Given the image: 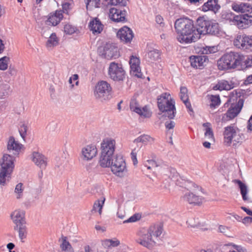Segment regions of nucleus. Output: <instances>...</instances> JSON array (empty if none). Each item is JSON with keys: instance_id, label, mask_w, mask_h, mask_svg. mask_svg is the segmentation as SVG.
Returning <instances> with one entry per match:
<instances>
[{"instance_id": "obj_1", "label": "nucleus", "mask_w": 252, "mask_h": 252, "mask_svg": "<svg viewBox=\"0 0 252 252\" xmlns=\"http://www.w3.org/2000/svg\"><path fill=\"white\" fill-rule=\"evenodd\" d=\"M22 145L16 142L13 137H11L7 144V150L12 154H4L0 160V184L4 185L6 179L10 178L14 167V156H17L21 149Z\"/></svg>"}, {"instance_id": "obj_2", "label": "nucleus", "mask_w": 252, "mask_h": 252, "mask_svg": "<svg viewBox=\"0 0 252 252\" xmlns=\"http://www.w3.org/2000/svg\"><path fill=\"white\" fill-rule=\"evenodd\" d=\"M174 28L178 34L177 39L180 43L188 44L198 40L197 26L195 27L189 19H177L174 23Z\"/></svg>"}, {"instance_id": "obj_3", "label": "nucleus", "mask_w": 252, "mask_h": 252, "mask_svg": "<svg viewBox=\"0 0 252 252\" xmlns=\"http://www.w3.org/2000/svg\"><path fill=\"white\" fill-rule=\"evenodd\" d=\"M183 194L181 196L182 201L189 204L200 205L203 202L204 197L201 187L193 182H189L185 184Z\"/></svg>"}, {"instance_id": "obj_4", "label": "nucleus", "mask_w": 252, "mask_h": 252, "mask_svg": "<svg viewBox=\"0 0 252 252\" xmlns=\"http://www.w3.org/2000/svg\"><path fill=\"white\" fill-rule=\"evenodd\" d=\"M116 149V141L112 138H106L101 143V153L99 160L102 167H107L111 158H114Z\"/></svg>"}, {"instance_id": "obj_5", "label": "nucleus", "mask_w": 252, "mask_h": 252, "mask_svg": "<svg viewBox=\"0 0 252 252\" xmlns=\"http://www.w3.org/2000/svg\"><path fill=\"white\" fill-rule=\"evenodd\" d=\"M244 58V56L239 53H226L218 61V68L221 70L235 68L241 65Z\"/></svg>"}, {"instance_id": "obj_6", "label": "nucleus", "mask_w": 252, "mask_h": 252, "mask_svg": "<svg viewBox=\"0 0 252 252\" xmlns=\"http://www.w3.org/2000/svg\"><path fill=\"white\" fill-rule=\"evenodd\" d=\"M196 26L199 34L198 39L201 34H210L215 35L219 33L218 23L204 17H200L197 19Z\"/></svg>"}, {"instance_id": "obj_7", "label": "nucleus", "mask_w": 252, "mask_h": 252, "mask_svg": "<svg viewBox=\"0 0 252 252\" xmlns=\"http://www.w3.org/2000/svg\"><path fill=\"white\" fill-rule=\"evenodd\" d=\"M11 219L15 224L14 229L17 231L21 242H24L27 235V228L25 220L24 211L15 210L11 215Z\"/></svg>"}, {"instance_id": "obj_8", "label": "nucleus", "mask_w": 252, "mask_h": 252, "mask_svg": "<svg viewBox=\"0 0 252 252\" xmlns=\"http://www.w3.org/2000/svg\"><path fill=\"white\" fill-rule=\"evenodd\" d=\"M240 91L234 90L230 94V100L237 101L236 104H232L226 114L222 118V121L225 122L234 118L240 112L244 104V100L240 98Z\"/></svg>"}, {"instance_id": "obj_9", "label": "nucleus", "mask_w": 252, "mask_h": 252, "mask_svg": "<svg viewBox=\"0 0 252 252\" xmlns=\"http://www.w3.org/2000/svg\"><path fill=\"white\" fill-rule=\"evenodd\" d=\"M94 94L95 99L101 102L108 100L112 97V88L106 81H99L95 86Z\"/></svg>"}, {"instance_id": "obj_10", "label": "nucleus", "mask_w": 252, "mask_h": 252, "mask_svg": "<svg viewBox=\"0 0 252 252\" xmlns=\"http://www.w3.org/2000/svg\"><path fill=\"white\" fill-rule=\"evenodd\" d=\"M170 94L167 93L160 95L158 98V105L160 111L164 112L163 116L173 119V103Z\"/></svg>"}, {"instance_id": "obj_11", "label": "nucleus", "mask_w": 252, "mask_h": 252, "mask_svg": "<svg viewBox=\"0 0 252 252\" xmlns=\"http://www.w3.org/2000/svg\"><path fill=\"white\" fill-rule=\"evenodd\" d=\"M108 167H111L114 174L120 177H124L127 171L125 160L120 155H116L111 158Z\"/></svg>"}, {"instance_id": "obj_12", "label": "nucleus", "mask_w": 252, "mask_h": 252, "mask_svg": "<svg viewBox=\"0 0 252 252\" xmlns=\"http://www.w3.org/2000/svg\"><path fill=\"white\" fill-rule=\"evenodd\" d=\"M224 143L229 145L233 142L234 144L241 143L244 140V135L234 126H228L223 132Z\"/></svg>"}, {"instance_id": "obj_13", "label": "nucleus", "mask_w": 252, "mask_h": 252, "mask_svg": "<svg viewBox=\"0 0 252 252\" xmlns=\"http://www.w3.org/2000/svg\"><path fill=\"white\" fill-rule=\"evenodd\" d=\"M110 77L114 81H123L126 77V72L121 63L112 62L110 63L108 69Z\"/></svg>"}, {"instance_id": "obj_14", "label": "nucleus", "mask_w": 252, "mask_h": 252, "mask_svg": "<svg viewBox=\"0 0 252 252\" xmlns=\"http://www.w3.org/2000/svg\"><path fill=\"white\" fill-rule=\"evenodd\" d=\"M99 54L104 58L108 60L119 56L118 48L114 43H107L103 47L98 49Z\"/></svg>"}, {"instance_id": "obj_15", "label": "nucleus", "mask_w": 252, "mask_h": 252, "mask_svg": "<svg viewBox=\"0 0 252 252\" xmlns=\"http://www.w3.org/2000/svg\"><path fill=\"white\" fill-rule=\"evenodd\" d=\"M232 22L239 28L246 29L252 25V16L248 14L234 16Z\"/></svg>"}, {"instance_id": "obj_16", "label": "nucleus", "mask_w": 252, "mask_h": 252, "mask_svg": "<svg viewBox=\"0 0 252 252\" xmlns=\"http://www.w3.org/2000/svg\"><path fill=\"white\" fill-rule=\"evenodd\" d=\"M130 109L131 111L136 112L145 118H149L152 115V112L147 106L141 108L138 101L135 98L131 99L130 102Z\"/></svg>"}, {"instance_id": "obj_17", "label": "nucleus", "mask_w": 252, "mask_h": 252, "mask_svg": "<svg viewBox=\"0 0 252 252\" xmlns=\"http://www.w3.org/2000/svg\"><path fill=\"white\" fill-rule=\"evenodd\" d=\"M234 44L238 48L248 49L252 47V35H238L234 40Z\"/></svg>"}, {"instance_id": "obj_18", "label": "nucleus", "mask_w": 252, "mask_h": 252, "mask_svg": "<svg viewBox=\"0 0 252 252\" xmlns=\"http://www.w3.org/2000/svg\"><path fill=\"white\" fill-rule=\"evenodd\" d=\"M126 11L125 9L111 8L109 10V17L112 20L116 22H126Z\"/></svg>"}, {"instance_id": "obj_19", "label": "nucleus", "mask_w": 252, "mask_h": 252, "mask_svg": "<svg viewBox=\"0 0 252 252\" xmlns=\"http://www.w3.org/2000/svg\"><path fill=\"white\" fill-rule=\"evenodd\" d=\"M139 238L136 240L137 243L148 248L152 247V243H156L154 239H153L148 231L146 232L141 230L139 233Z\"/></svg>"}, {"instance_id": "obj_20", "label": "nucleus", "mask_w": 252, "mask_h": 252, "mask_svg": "<svg viewBox=\"0 0 252 252\" xmlns=\"http://www.w3.org/2000/svg\"><path fill=\"white\" fill-rule=\"evenodd\" d=\"M31 158L34 164L40 169H45L47 165V158L42 154L33 152Z\"/></svg>"}, {"instance_id": "obj_21", "label": "nucleus", "mask_w": 252, "mask_h": 252, "mask_svg": "<svg viewBox=\"0 0 252 252\" xmlns=\"http://www.w3.org/2000/svg\"><path fill=\"white\" fill-rule=\"evenodd\" d=\"M117 35L120 40L125 43L130 42L133 37L132 30L127 27L121 28L117 32Z\"/></svg>"}, {"instance_id": "obj_22", "label": "nucleus", "mask_w": 252, "mask_h": 252, "mask_svg": "<svg viewBox=\"0 0 252 252\" xmlns=\"http://www.w3.org/2000/svg\"><path fill=\"white\" fill-rule=\"evenodd\" d=\"M129 63L130 66L131 74L138 78H142V73L141 72L140 67L139 66V59L137 57L132 56Z\"/></svg>"}, {"instance_id": "obj_23", "label": "nucleus", "mask_w": 252, "mask_h": 252, "mask_svg": "<svg viewBox=\"0 0 252 252\" xmlns=\"http://www.w3.org/2000/svg\"><path fill=\"white\" fill-rule=\"evenodd\" d=\"M208 61V57L206 56H195L190 57L191 66L196 68H202L204 66L205 63Z\"/></svg>"}, {"instance_id": "obj_24", "label": "nucleus", "mask_w": 252, "mask_h": 252, "mask_svg": "<svg viewBox=\"0 0 252 252\" xmlns=\"http://www.w3.org/2000/svg\"><path fill=\"white\" fill-rule=\"evenodd\" d=\"M97 149L94 145H88L83 148L82 151L84 159L86 160H90L94 157L97 154Z\"/></svg>"}, {"instance_id": "obj_25", "label": "nucleus", "mask_w": 252, "mask_h": 252, "mask_svg": "<svg viewBox=\"0 0 252 252\" xmlns=\"http://www.w3.org/2000/svg\"><path fill=\"white\" fill-rule=\"evenodd\" d=\"M237 85L236 83H235L232 80L230 81L222 80L218 82V83L214 87V89L228 91L233 89Z\"/></svg>"}, {"instance_id": "obj_26", "label": "nucleus", "mask_w": 252, "mask_h": 252, "mask_svg": "<svg viewBox=\"0 0 252 252\" xmlns=\"http://www.w3.org/2000/svg\"><path fill=\"white\" fill-rule=\"evenodd\" d=\"M220 8V6L218 4V0H208L202 5V10L203 11L211 10L216 12Z\"/></svg>"}, {"instance_id": "obj_27", "label": "nucleus", "mask_w": 252, "mask_h": 252, "mask_svg": "<svg viewBox=\"0 0 252 252\" xmlns=\"http://www.w3.org/2000/svg\"><path fill=\"white\" fill-rule=\"evenodd\" d=\"M63 18V15L60 11H56L55 13L51 14L46 21L45 24L48 26H55L58 25Z\"/></svg>"}, {"instance_id": "obj_28", "label": "nucleus", "mask_w": 252, "mask_h": 252, "mask_svg": "<svg viewBox=\"0 0 252 252\" xmlns=\"http://www.w3.org/2000/svg\"><path fill=\"white\" fill-rule=\"evenodd\" d=\"M231 7L235 11L241 13L250 12L252 9L250 4L243 2L233 3Z\"/></svg>"}, {"instance_id": "obj_29", "label": "nucleus", "mask_w": 252, "mask_h": 252, "mask_svg": "<svg viewBox=\"0 0 252 252\" xmlns=\"http://www.w3.org/2000/svg\"><path fill=\"white\" fill-rule=\"evenodd\" d=\"M173 119L168 118V120L165 122L164 125L166 128L165 136L166 141L171 145L173 144L172 141V132L171 131L173 129Z\"/></svg>"}, {"instance_id": "obj_30", "label": "nucleus", "mask_w": 252, "mask_h": 252, "mask_svg": "<svg viewBox=\"0 0 252 252\" xmlns=\"http://www.w3.org/2000/svg\"><path fill=\"white\" fill-rule=\"evenodd\" d=\"M89 27L90 30L94 34L100 33L103 28V25L97 18H94L90 22Z\"/></svg>"}, {"instance_id": "obj_31", "label": "nucleus", "mask_w": 252, "mask_h": 252, "mask_svg": "<svg viewBox=\"0 0 252 252\" xmlns=\"http://www.w3.org/2000/svg\"><path fill=\"white\" fill-rule=\"evenodd\" d=\"M180 97L184 103L185 104L186 107L190 111L192 112V108H191V104L189 101V95L188 94V90L185 87H181L180 88Z\"/></svg>"}, {"instance_id": "obj_32", "label": "nucleus", "mask_w": 252, "mask_h": 252, "mask_svg": "<svg viewBox=\"0 0 252 252\" xmlns=\"http://www.w3.org/2000/svg\"><path fill=\"white\" fill-rule=\"evenodd\" d=\"M147 231L152 238H153V239L155 240V239H157L162 234V228L160 226L158 225H153L150 226Z\"/></svg>"}, {"instance_id": "obj_33", "label": "nucleus", "mask_w": 252, "mask_h": 252, "mask_svg": "<svg viewBox=\"0 0 252 252\" xmlns=\"http://www.w3.org/2000/svg\"><path fill=\"white\" fill-rule=\"evenodd\" d=\"M59 40L56 33H52L46 43V46L49 50H51L59 44Z\"/></svg>"}, {"instance_id": "obj_34", "label": "nucleus", "mask_w": 252, "mask_h": 252, "mask_svg": "<svg viewBox=\"0 0 252 252\" xmlns=\"http://www.w3.org/2000/svg\"><path fill=\"white\" fill-rule=\"evenodd\" d=\"M236 182L237 183L240 189L241 194L242 195L243 200H248L249 198L247 196L248 189L247 186L240 180H236Z\"/></svg>"}, {"instance_id": "obj_35", "label": "nucleus", "mask_w": 252, "mask_h": 252, "mask_svg": "<svg viewBox=\"0 0 252 252\" xmlns=\"http://www.w3.org/2000/svg\"><path fill=\"white\" fill-rule=\"evenodd\" d=\"M11 90L10 86L7 84H0V98H3L8 96Z\"/></svg>"}, {"instance_id": "obj_36", "label": "nucleus", "mask_w": 252, "mask_h": 252, "mask_svg": "<svg viewBox=\"0 0 252 252\" xmlns=\"http://www.w3.org/2000/svg\"><path fill=\"white\" fill-rule=\"evenodd\" d=\"M187 223L191 227H199L203 226L200 222L199 219L194 216H190L188 218Z\"/></svg>"}, {"instance_id": "obj_37", "label": "nucleus", "mask_w": 252, "mask_h": 252, "mask_svg": "<svg viewBox=\"0 0 252 252\" xmlns=\"http://www.w3.org/2000/svg\"><path fill=\"white\" fill-rule=\"evenodd\" d=\"M160 54L158 50L153 49L149 51L147 53V59L149 62H153L158 60L160 57Z\"/></svg>"}, {"instance_id": "obj_38", "label": "nucleus", "mask_w": 252, "mask_h": 252, "mask_svg": "<svg viewBox=\"0 0 252 252\" xmlns=\"http://www.w3.org/2000/svg\"><path fill=\"white\" fill-rule=\"evenodd\" d=\"M105 199L104 198L103 200L100 201V200H97L96 201L94 205L93 209L91 210V212L92 213H95L97 212L99 213V215H101L102 213V208L103 205L104 203Z\"/></svg>"}, {"instance_id": "obj_39", "label": "nucleus", "mask_w": 252, "mask_h": 252, "mask_svg": "<svg viewBox=\"0 0 252 252\" xmlns=\"http://www.w3.org/2000/svg\"><path fill=\"white\" fill-rule=\"evenodd\" d=\"M87 10H92L94 8H98L100 6V0H85Z\"/></svg>"}, {"instance_id": "obj_40", "label": "nucleus", "mask_w": 252, "mask_h": 252, "mask_svg": "<svg viewBox=\"0 0 252 252\" xmlns=\"http://www.w3.org/2000/svg\"><path fill=\"white\" fill-rule=\"evenodd\" d=\"M189 182H186L184 180L178 173H174V183L176 185L180 187L183 188L184 189L185 184Z\"/></svg>"}, {"instance_id": "obj_41", "label": "nucleus", "mask_w": 252, "mask_h": 252, "mask_svg": "<svg viewBox=\"0 0 252 252\" xmlns=\"http://www.w3.org/2000/svg\"><path fill=\"white\" fill-rule=\"evenodd\" d=\"M23 184L21 183L18 184L15 189L14 193L16 194V198L20 199L22 197L23 195Z\"/></svg>"}, {"instance_id": "obj_42", "label": "nucleus", "mask_w": 252, "mask_h": 252, "mask_svg": "<svg viewBox=\"0 0 252 252\" xmlns=\"http://www.w3.org/2000/svg\"><path fill=\"white\" fill-rule=\"evenodd\" d=\"M10 62L8 57L4 56L0 59V70H5L8 67V63Z\"/></svg>"}, {"instance_id": "obj_43", "label": "nucleus", "mask_w": 252, "mask_h": 252, "mask_svg": "<svg viewBox=\"0 0 252 252\" xmlns=\"http://www.w3.org/2000/svg\"><path fill=\"white\" fill-rule=\"evenodd\" d=\"M153 138L150 136L148 135H143L135 139L134 142L136 143L141 142L145 144L148 142H150L151 141H153Z\"/></svg>"}, {"instance_id": "obj_44", "label": "nucleus", "mask_w": 252, "mask_h": 252, "mask_svg": "<svg viewBox=\"0 0 252 252\" xmlns=\"http://www.w3.org/2000/svg\"><path fill=\"white\" fill-rule=\"evenodd\" d=\"M63 242L61 245V248L63 251H69L72 249L70 243L67 241L66 237H62Z\"/></svg>"}, {"instance_id": "obj_45", "label": "nucleus", "mask_w": 252, "mask_h": 252, "mask_svg": "<svg viewBox=\"0 0 252 252\" xmlns=\"http://www.w3.org/2000/svg\"><path fill=\"white\" fill-rule=\"evenodd\" d=\"M76 28L71 25L66 24L64 27V31L66 34H72L76 31Z\"/></svg>"}, {"instance_id": "obj_46", "label": "nucleus", "mask_w": 252, "mask_h": 252, "mask_svg": "<svg viewBox=\"0 0 252 252\" xmlns=\"http://www.w3.org/2000/svg\"><path fill=\"white\" fill-rule=\"evenodd\" d=\"M210 106L211 108L215 107L220 103V99L219 96L212 95L210 97Z\"/></svg>"}, {"instance_id": "obj_47", "label": "nucleus", "mask_w": 252, "mask_h": 252, "mask_svg": "<svg viewBox=\"0 0 252 252\" xmlns=\"http://www.w3.org/2000/svg\"><path fill=\"white\" fill-rule=\"evenodd\" d=\"M145 166L147 167L148 169H151L157 167L158 166V164L154 160H148L145 162Z\"/></svg>"}, {"instance_id": "obj_48", "label": "nucleus", "mask_w": 252, "mask_h": 252, "mask_svg": "<svg viewBox=\"0 0 252 252\" xmlns=\"http://www.w3.org/2000/svg\"><path fill=\"white\" fill-rule=\"evenodd\" d=\"M140 216L138 214H135L133 216H132L131 217H130L128 219L125 220L124 221V223H128V222H135L137 220H140Z\"/></svg>"}, {"instance_id": "obj_49", "label": "nucleus", "mask_w": 252, "mask_h": 252, "mask_svg": "<svg viewBox=\"0 0 252 252\" xmlns=\"http://www.w3.org/2000/svg\"><path fill=\"white\" fill-rule=\"evenodd\" d=\"M109 3L111 5H119L122 6H125L126 5V1L124 0H110Z\"/></svg>"}, {"instance_id": "obj_50", "label": "nucleus", "mask_w": 252, "mask_h": 252, "mask_svg": "<svg viewBox=\"0 0 252 252\" xmlns=\"http://www.w3.org/2000/svg\"><path fill=\"white\" fill-rule=\"evenodd\" d=\"M27 131V126L23 124L21 126V128L19 130V131L20 134V135L23 139L26 136Z\"/></svg>"}, {"instance_id": "obj_51", "label": "nucleus", "mask_w": 252, "mask_h": 252, "mask_svg": "<svg viewBox=\"0 0 252 252\" xmlns=\"http://www.w3.org/2000/svg\"><path fill=\"white\" fill-rule=\"evenodd\" d=\"M205 137L210 142L214 141V136L213 131L205 132Z\"/></svg>"}, {"instance_id": "obj_52", "label": "nucleus", "mask_w": 252, "mask_h": 252, "mask_svg": "<svg viewBox=\"0 0 252 252\" xmlns=\"http://www.w3.org/2000/svg\"><path fill=\"white\" fill-rule=\"evenodd\" d=\"M8 72L11 76H15L17 72V70L14 66L10 65Z\"/></svg>"}, {"instance_id": "obj_53", "label": "nucleus", "mask_w": 252, "mask_h": 252, "mask_svg": "<svg viewBox=\"0 0 252 252\" xmlns=\"http://www.w3.org/2000/svg\"><path fill=\"white\" fill-rule=\"evenodd\" d=\"M242 222L246 225H248L252 223V218L250 217H246L242 219Z\"/></svg>"}, {"instance_id": "obj_54", "label": "nucleus", "mask_w": 252, "mask_h": 252, "mask_svg": "<svg viewBox=\"0 0 252 252\" xmlns=\"http://www.w3.org/2000/svg\"><path fill=\"white\" fill-rule=\"evenodd\" d=\"M204 127L205 132H209L213 131L211 127V124L210 123H205L203 124Z\"/></svg>"}, {"instance_id": "obj_55", "label": "nucleus", "mask_w": 252, "mask_h": 252, "mask_svg": "<svg viewBox=\"0 0 252 252\" xmlns=\"http://www.w3.org/2000/svg\"><path fill=\"white\" fill-rule=\"evenodd\" d=\"M220 232L224 233L225 235H227L228 232V229L227 227L223 225H220L219 228Z\"/></svg>"}, {"instance_id": "obj_56", "label": "nucleus", "mask_w": 252, "mask_h": 252, "mask_svg": "<svg viewBox=\"0 0 252 252\" xmlns=\"http://www.w3.org/2000/svg\"><path fill=\"white\" fill-rule=\"evenodd\" d=\"M131 159L133 161V164L134 165H136L138 163V161L136 158V153H135L133 151H132L131 153Z\"/></svg>"}, {"instance_id": "obj_57", "label": "nucleus", "mask_w": 252, "mask_h": 252, "mask_svg": "<svg viewBox=\"0 0 252 252\" xmlns=\"http://www.w3.org/2000/svg\"><path fill=\"white\" fill-rule=\"evenodd\" d=\"M247 129L248 131H252V115L248 122Z\"/></svg>"}, {"instance_id": "obj_58", "label": "nucleus", "mask_w": 252, "mask_h": 252, "mask_svg": "<svg viewBox=\"0 0 252 252\" xmlns=\"http://www.w3.org/2000/svg\"><path fill=\"white\" fill-rule=\"evenodd\" d=\"M235 249L238 251V252H247L246 249L240 246H235Z\"/></svg>"}, {"instance_id": "obj_59", "label": "nucleus", "mask_w": 252, "mask_h": 252, "mask_svg": "<svg viewBox=\"0 0 252 252\" xmlns=\"http://www.w3.org/2000/svg\"><path fill=\"white\" fill-rule=\"evenodd\" d=\"M110 243H111V247H117V246H119L120 244L119 241H118V240L114 241L112 240H110Z\"/></svg>"}, {"instance_id": "obj_60", "label": "nucleus", "mask_w": 252, "mask_h": 252, "mask_svg": "<svg viewBox=\"0 0 252 252\" xmlns=\"http://www.w3.org/2000/svg\"><path fill=\"white\" fill-rule=\"evenodd\" d=\"M156 21L158 24L161 25L162 24L163 18L161 16L158 15L156 17Z\"/></svg>"}, {"instance_id": "obj_61", "label": "nucleus", "mask_w": 252, "mask_h": 252, "mask_svg": "<svg viewBox=\"0 0 252 252\" xmlns=\"http://www.w3.org/2000/svg\"><path fill=\"white\" fill-rule=\"evenodd\" d=\"M6 247L8 249L9 252H11V250L15 247V245L12 243H9L7 245Z\"/></svg>"}, {"instance_id": "obj_62", "label": "nucleus", "mask_w": 252, "mask_h": 252, "mask_svg": "<svg viewBox=\"0 0 252 252\" xmlns=\"http://www.w3.org/2000/svg\"><path fill=\"white\" fill-rule=\"evenodd\" d=\"M102 244L104 247H111L110 240V239L105 240V241H104L103 242Z\"/></svg>"}, {"instance_id": "obj_63", "label": "nucleus", "mask_w": 252, "mask_h": 252, "mask_svg": "<svg viewBox=\"0 0 252 252\" xmlns=\"http://www.w3.org/2000/svg\"><path fill=\"white\" fill-rule=\"evenodd\" d=\"M241 209L244 210L248 215L252 216V211L247 209L245 207H241Z\"/></svg>"}, {"instance_id": "obj_64", "label": "nucleus", "mask_w": 252, "mask_h": 252, "mask_svg": "<svg viewBox=\"0 0 252 252\" xmlns=\"http://www.w3.org/2000/svg\"><path fill=\"white\" fill-rule=\"evenodd\" d=\"M245 83L247 84L252 83V75H249L245 80Z\"/></svg>"}]
</instances>
